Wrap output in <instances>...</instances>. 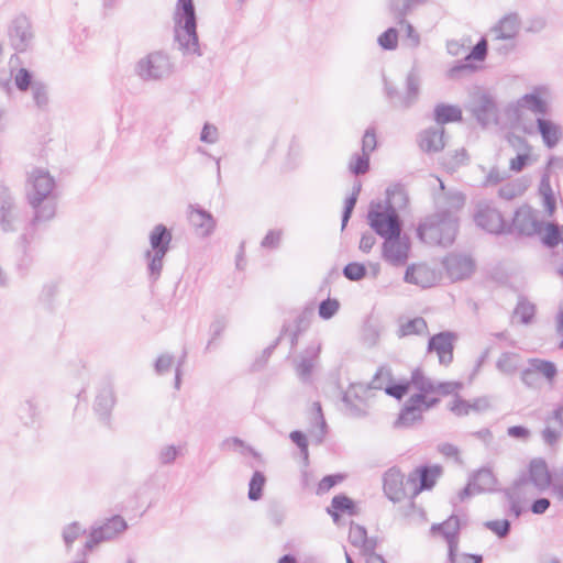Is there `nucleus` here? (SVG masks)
<instances>
[{"mask_svg": "<svg viewBox=\"0 0 563 563\" xmlns=\"http://www.w3.org/2000/svg\"><path fill=\"white\" fill-rule=\"evenodd\" d=\"M534 316V306L530 302L521 300L515 309V317L520 318V321L528 324Z\"/></svg>", "mask_w": 563, "mask_h": 563, "instance_id": "obj_61", "label": "nucleus"}, {"mask_svg": "<svg viewBox=\"0 0 563 563\" xmlns=\"http://www.w3.org/2000/svg\"><path fill=\"white\" fill-rule=\"evenodd\" d=\"M55 178L42 167H34L26 174L25 198L33 210L31 225L52 220L56 214Z\"/></svg>", "mask_w": 563, "mask_h": 563, "instance_id": "obj_1", "label": "nucleus"}, {"mask_svg": "<svg viewBox=\"0 0 563 563\" xmlns=\"http://www.w3.org/2000/svg\"><path fill=\"white\" fill-rule=\"evenodd\" d=\"M529 483L533 484L539 490H544L551 485V475L548 470L547 463L541 460H532L529 467Z\"/></svg>", "mask_w": 563, "mask_h": 563, "instance_id": "obj_25", "label": "nucleus"}, {"mask_svg": "<svg viewBox=\"0 0 563 563\" xmlns=\"http://www.w3.org/2000/svg\"><path fill=\"white\" fill-rule=\"evenodd\" d=\"M519 366V356L515 353L505 352L497 360L496 367L504 375H512Z\"/></svg>", "mask_w": 563, "mask_h": 563, "instance_id": "obj_38", "label": "nucleus"}, {"mask_svg": "<svg viewBox=\"0 0 563 563\" xmlns=\"http://www.w3.org/2000/svg\"><path fill=\"white\" fill-rule=\"evenodd\" d=\"M33 76L26 68H20L14 75V85L20 91H26L32 88Z\"/></svg>", "mask_w": 563, "mask_h": 563, "instance_id": "obj_59", "label": "nucleus"}, {"mask_svg": "<svg viewBox=\"0 0 563 563\" xmlns=\"http://www.w3.org/2000/svg\"><path fill=\"white\" fill-rule=\"evenodd\" d=\"M475 222L478 227L489 233H500L505 224L500 212L489 205L478 206V210L475 214Z\"/></svg>", "mask_w": 563, "mask_h": 563, "instance_id": "obj_19", "label": "nucleus"}, {"mask_svg": "<svg viewBox=\"0 0 563 563\" xmlns=\"http://www.w3.org/2000/svg\"><path fill=\"white\" fill-rule=\"evenodd\" d=\"M329 515L334 521L339 519V512L355 515V505L351 498L345 495H338L332 498L331 508H328Z\"/></svg>", "mask_w": 563, "mask_h": 563, "instance_id": "obj_36", "label": "nucleus"}, {"mask_svg": "<svg viewBox=\"0 0 563 563\" xmlns=\"http://www.w3.org/2000/svg\"><path fill=\"white\" fill-rule=\"evenodd\" d=\"M468 109L481 125L497 123L498 109L492 96L487 93L473 96Z\"/></svg>", "mask_w": 563, "mask_h": 563, "instance_id": "obj_11", "label": "nucleus"}, {"mask_svg": "<svg viewBox=\"0 0 563 563\" xmlns=\"http://www.w3.org/2000/svg\"><path fill=\"white\" fill-rule=\"evenodd\" d=\"M439 401V398L423 400L422 395H411L405 402L395 426L398 428H409L417 422H421L423 412L437 406Z\"/></svg>", "mask_w": 563, "mask_h": 563, "instance_id": "obj_6", "label": "nucleus"}, {"mask_svg": "<svg viewBox=\"0 0 563 563\" xmlns=\"http://www.w3.org/2000/svg\"><path fill=\"white\" fill-rule=\"evenodd\" d=\"M443 265L448 276L454 282L468 278L475 269L474 261L470 256L461 254L448 255Z\"/></svg>", "mask_w": 563, "mask_h": 563, "instance_id": "obj_15", "label": "nucleus"}, {"mask_svg": "<svg viewBox=\"0 0 563 563\" xmlns=\"http://www.w3.org/2000/svg\"><path fill=\"white\" fill-rule=\"evenodd\" d=\"M512 223L515 230L525 235L540 233L543 228V221L539 219L538 212L527 206L516 211Z\"/></svg>", "mask_w": 563, "mask_h": 563, "instance_id": "obj_14", "label": "nucleus"}, {"mask_svg": "<svg viewBox=\"0 0 563 563\" xmlns=\"http://www.w3.org/2000/svg\"><path fill=\"white\" fill-rule=\"evenodd\" d=\"M461 529L460 518L457 516H450L441 523H433L430 528L432 536H441L448 543V552L451 555L454 551H459V533Z\"/></svg>", "mask_w": 563, "mask_h": 563, "instance_id": "obj_13", "label": "nucleus"}, {"mask_svg": "<svg viewBox=\"0 0 563 563\" xmlns=\"http://www.w3.org/2000/svg\"><path fill=\"white\" fill-rule=\"evenodd\" d=\"M367 220L375 233L384 240L401 234L402 223L398 212L391 205L384 208L377 205L376 209L371 208L367 213Z\"/></svg>", "mask_w": 563, "mask_h": 563, "instance_id": "obj_5", "label": "nucleus"}, {"mask_svg": "<svg viewBox=\"0 0 563 563\" xmlns=\"http://www.w3.org/2000/svg\"><path fill=\"white\" fill-rule=\"evenodd\" d=\"M526 486V478H520L511 487L505 490V496L509 504L510 514H512L516 518H519L522 512L520 504L521 495L523 494Z\"/></svg>", "mask_w": 563, "mask_h": 563, "instance_id": "obj_30", "label": "nucleus"}, {"mask_svg": "<svg viewBox=\"0 0 563 563\" xmlns=\"http://www.w3.org/2000/svg\"><path fill=\"white\" fill-rule=\"evenodd\" d=\"M484 526L501 539L509 534L511 528L510 521L507 519L486 521Z\"/></svg>", "mask_w": 563, "mask_h": 563, "instance_id": "obj_56", "label": "nucleus"}, {"mask_svg": "<svg viewBox=\"0 0 563 563\" xmlns=\"http://www.w3.org/2000/svg\"><path fill=\"white\" fill-rule=\"evenodd\" d=\"M419 474V487L415 484L412 486V494L411 496H416L419 492L424 489H430L435 484V479L441 474V467L440 466H422L418 471Z\"/></svg>", "mask_w": 563, "mask_h": 563, "instance_id": "obj_34", "label": "nucleus"}, {"mask_svg": "<svg viewBox=\"0 0 563 563\" xmlns=\"http://www.w3.org/2000/svg\"><path fill=\"white\" fill-rule=\"evenodd\" d=\"M222 448L229 449V450H238L239 449L242 454H244L245 452H250L254 457L261 460L260 453H257L253 448L246 445L243 440H241L240 438H236V437L225 439L222 442Z\"/></svg>", "mask_w": 563, "mask_h": 563, "instance_id": "obj_52", "label": "nucleus"}, {"mask_svg": "<svg viewBox=\"0 0 563 563\" xmlns=\"http://www.w3.org/2000/svg\"><path fill=\"white\" fill-rule=\"evenodd\" d=\"M126 528L128 523L121 516H113L103 525L93 527L84 545V555H86L87 552L91 551L101 542L113 540L123 531H125Z\"/></svg>", "mask_w": 563, "mask_h": 563, "instance_id": "obj_7", "label": "nucleus"}, {"mask_svg": "<svg viewBox=\"0 0 563 563\" xmlns=\"http://www.w3.org/2000/svg\"><path fill=\"white\" fill-rule=\"evenodd\" d=\"M31 91H32L33 101L36 104V107L40 109L45 108L48 103L47 87L40 81H35L32 85Z\"/></svg>", "mask_w": 563, "mask_h": 563, "instance_id": "obj_51", "label": "nucleus"}, {"mask_svg": "<svg viewBox=\"0 0 563 563\" xmlns=\"http://www.w3.org/2000/svg\"><path fill=\"white\" fill-rule=\"evenodd\" d=\"M175 38L184 54L201 56L194 0H178L174 13Z\"/></svg>", "mask_w": 563, "mask_h": 563, "instance_id": "obj_2", "label": "nucleus"}, {"mask_svg": "<svg viewBox=\"0 0 563 563\" xmlns=\"http://www.w3.org/2000/svg\"><path fill=\"white\" fill-rule=\"evenodd\" d=\"M410 250V239L407 235L399 234L384 240L382 245V258L390 266L401 267L407 264Z\"/></svg>", "mask_w": 563, "mask_h": 563, "instance_id": "obj_8", "label": "nucleus"}, {"mask_svg": "<svg viewBox=\"0 0 563 563\" xmlns=\"http://www.w3.org/2000/svg\"><path fill=\"white\" fill-rule=\"evenodd\" d=\"M563 236V227L547 224V232L543 236V243L549 247H554L561 243Z\"/></svg>", "mask_w": 563, "mask_h": 563, "instance_id": "obj_55", "label": "nucleus"}, {"mask_svg": "<svg viewBox=\"0 0 563 563\" xmlns=\"http://www.w3.org/2000/svg\"><path fill=\"white\" fill-rule=\"evenodd\" d=\"M145 255H146V258L148 260L147 269H148L150 277L153 280H156L159 277L161 272L163 269V260H164L166 253H163L162 251H159V253L147 251Z\"/></svg>", "mask_w": 563, "mask_h": 563, "instance_id": "obj_45", "label": "nucleus"}, {"mask_svg": "<svg viewBox=\"0 0 563 563\" xmlns=\"http://www.w3.org/2000/svg\"><path fill=\"white\" fill-rule=\"evenodd\" d=\"M448 556L450 563H482L483 561L482 555L466 553L459 554L457 551H454L453 555L448 552Z\"/></svg>", "mask_w": 563, "mask_h": 563, "instance_id": "obj_64", "label": "nucleus"}, {"mask_svg": "<svg viewBox=\"0 0 563 563\" xmlns=\"http://www.w3.org/2000/svg\"><path fill=\"white\" fill-rule=\"evenodd\" d=\"M537 125L544 144L549 148L554 147L561 139L560 126L553 123L552 121L543 118H539L537 120Z\"/></svg>", "mask_w": 563, "mask_h": 563, "instance_id": "obj_32", "label": "nucleus"}, {"mask_svg": "<svg viewBox=\"0 0 563 563\" xmlns=\"http://www.w3.org/2000/svg\"><path fill=\"white\" fill-rule=\"evenodd\" d=\"M468 162V155L465 148H460L445 155L443 158V166L450 170L455 172L463 165H466Z\"/></svg>", "mask_w": 563, "mask_h": 563, "instance_id": "obj_42", "label": "nucleus"}, {"mask_svg": "<svg viewBox=\"0 0 563 563\" xmlns=\"http://www.w3.org/2000/svg\"><path fill=\"white\" fill-rule=\"evenodd\" d=\"M174 73L169 55L154 51L142 57L135 65V74L144 81H157L168 78Z\"/></svg>", "mask_w": 563, "mask_h": 563, "instance_id": "obj_4", "label": "nucleus"}, {"mask_svg": "<svg viewBox=\"0 0 563 563\" xmlns=\"http://www.w3.org/2000/svg\"><path fill=\"white\" fill-rule=\"evenodd\" d=\"M404 279L406 283L427 288L435 284L437 275L427 265L412 264L407 267Z\"/></svg>", "mask_w": 563, "mask_h": 563, "instance_id": "obj_23", "label": "nucleus"}, {"mask_svg": "<svg viewBox=\"0 0 563 563\" xmlns=\"http://www.w3.org/2000/svg\"><path fill=\"white\" fill-rule=\"evenodd\" d=\"M228 325V320L224 317H217L210 324V339L207 343L206 350L210 351L216 341L220 339Z\"/></svg>", "mask_w": 563, "mask_h": 563, "instance_id": "obj_48", "label": "nucleus"}, {"mask_svg": "<svg viewBox=\"0 0 563 563\" xmlns=\"http://www.w3.org/2000/svg\"><path fill=\"white\" fill-rule=\"evenodd\" d=\"M350 170L355 175H363L368 172L369 169V155L364 154H354L351 157L350 164H349Z\"/></svg>", "mask_w": 563, "mask_h": 563, "instance_id": "obj_49", "label": "nucleus"}, {"mask_svg": "<svg viewBox=\"0 0 563 563\" xmlns=\"http://www.w3.org/2000/svg\"><path fill=\"white\" fill-rule=\"evenodd\" d=\"M22 210L18 207L11 191L0 186V225L5 232L16 231L22 223Z\"/></svg>", "mask_w": 563, "mask_h": 563, "instance_id": "obj_9", "label": "nucleus"}, {"mask_svg": "<svg viewBox=\"0 0 563 563\" xmlns=\"http://www.w3.org/2000/svg\"><path fill=\"white\" fill-rule=\"evenodd\" d=\"M343 275L352 282H357L365 277L366 267L361 263L352 262L345 265Z\"/></svg>", "mask_w": 563, "mask_h": 563, "instance_id": "obj_57", "label": "nucleus"}, {"mask_svg": "<svg viewBox=\"0 0 563 563\" xmlns=\"http://www.w3.org/2000/svg\"><path fill=\"white\" fill-rule=\"evenodd\" d=\"M518 106L531 110L538 114L547 112V104L542 98L536 93H527L518 100Z\"/></svg>", "mask_w": 563, "mask_h": 563, "instance_id": "obj_40", "label": "nucleus"}, {"mask_svg": "<svg viewBox=\"0 0 563 563\" xmlns=\"http://www.w3.org/2000/svg\"><path fill=\"white\" fill-rule=\"evenodd\" d=\"M170 241L172 234L169 230L163 224L155 225L150 234L151 252L159 253V251H162L163 253H167Z\"/></svg>", "mask_w": 563, "mask_h": 563, "instance_id": "obj_33", "label": "nucleus"}, {"mask_svg": "<svg viewBox=\"0 0 563 563\" xmlns=\"http://www.w3.org/2000/svg\"><path fill=\"white\" fill-rule=\"evenodd\" d=\"M179 452V448L175 445H163L157 453V460L162 465H169L176 461Z\"/></svg>", "mask_w": 563, "mask_h": 563, "instance_id": "obj_58", "label": "nucleus"}, {"mask_svg": "<svg viewBox=\"0 0 563 563\" xmlns=\"http://www.w3.org/2000/svg\"><path fill=\"white\" fill-rule=\"evenodd\" d=\"M321 351V345H310L308 346L303 353L299 356V360L296 362V374L300 378L301 382L308 383L311 379L313 367L318 361L319 354Z\"/></svg>", "mask_w": 563, "mask_h": 563, "instance_id": "obj_22", "label": "nucleus"}, {"mask_svg": "<svg viewBox=\"0 0 563 563\" xmlns=\"http://www.w3.org/2000/svg\"><path fill=\"white\" fill-rule=\"evenodd\" d=\"M303 321H305V318L302 316V317H298L296 319V324L294 328L285 324L280 331V334H279L277 341H280L283 338L288 335L291 349L295 347L298 343L299 334L306 329V324H303Z\"/></svg>", "mask_w": 563, "mask_h": 563, "instance_id": "obj_44", "label": "nucleus"}, {"mask_svg": "<svg viewBox=\"0 0 563 563\" xmlns=\"http://www.w3.org/2000/svg\"><path fill=\"white\" fill-rule=\"evenodd\" d=\"M115 398L113 388L110 385H104L100 388L96 401L95 411L102 418L107 419L114 406Z\"/></svg>", "mask_w": 563, "mask_h": 563, "instance_id": "obj_28", "label": "nucleus"}, {"mask_svg": "<svg viewBox=\"0 0 563 563\" xmlns=\"http://www.w3.org/2000/svg\"><path fill=\"white\" fill-rule=\"evenodd\" d=\"M9 37L15 51H26L33 38L31 23L26 16L20 15L13 20L9 31Z\"/></svg>", "mask_w": 563, "mask_h": 563, "instance_id": "obj_16", "label": "nucleus"}, {"mask_svg": "<svg viewBox=\"0 0 563 563\" xmlns=\"http://www.w3.org/2000/svg\"><path fill=\"white\" fill-rule=\"evenodd\" d=\"M265 483L266 478L264 474L260 471H255L249 483V498L251 500L255 501L262 497V492Z\"/></svg>", "mask_w": 563, "mask_h": 563, "instance_id": "obj_47", "label": "nucleus"}, {"mask_svg": "<svg viewBox=\"0 0 563 563\" xmlns=\"http://www.w3.org/2000/svg\"><path fill=\"white\" fill-rule=\"evenodd\" d=\"M434 120L442 126L449 122L462 120V110L457 106L440 103L434 108Z\"/></svg>", "mask_w": 563, "mask_h": 563, "instance_id": "obj_35", "label": "nucleus"}, {"mask_svg": "<svg viewBox=\"0 0 563 563\" xmlns=\"http://www.w3.org/2000/svg\"><path fill=\"white\" fill-rule=\"evenodd\" d=\"M410 389V383L404 382L398 384H388L385 387V393L396 399H401Z\"/></svg>", "mask_w": 563, "mask_h": 563, "instance_id": "obj_63", "label": "nucleus"}, {"mask_svg": "<svg viewBox=\"0 0 563 563\" xmlns=\"http://www.w3.org/2000/svg\"><path fill=\"white\" fill-rule=\"evenodd\" d=\"M379 46L387 51H394L398 46V31L395 27H389L383 32L377 40Z\"/></svg>", "mask_w": 563, "mask_h": 563, "instance_id": "obj_50", "label": "nucleus"}, {"mask_svg": "<svg viewBox=\"0 0 563 563\" xmlns=\"http://www.w3.org/2000/svg\"><path fill=\"white\" fill-rule=\"evenodd\" d=\"M367 390V386L356 383L351 384L347 390L343 394L342 401L351 416L361 417L365 413L363 404Z\"/></svg>", "mask_w": 563, "mask_h": 563, "instance_id": "obj_20", "label": "nucleus"}, {"mask_svg": "<svg viewBox=\"0 0 563 563\" xmlns=\"http://www.w3.org/2000/svg\"><path fill=\"white\" fill-rule=\"evenodd\" d=\"M410 388H415L418 393L415 395H422L423 400H430L432 397L429 395L434 394L435 380L424 376L420 369H415L409 380Z\"/></svg>", "mask_w": 563, "mask_h": 563, "instance_id": "obj_31", "label": "nucleus"}, {"mask_svg": "<svg viewBox=\"0 0 563 563\" xmlns=\"http://www.w3.org/2000/svg\"><path fill=\"white\" fill-rule=\"evenodd\" d=\"M361 188H362L361 183L360 181L355 183L353 185V190H352L351 196L347 197L345 200V206H344V210L342 213V229H344L346 227V224L352 216L353 209L357 201V197L361 192Z\"/></svg>", "mask_w": 563, "mask_h": 563, "instance_id": "obj_46", "label": "nucleus"}, {"mask_svg": "<svg viewBox=\"0 0 563 563\" xmlns=\"http://www.w3.org/2000/svg\"><path fill=\"white\" fill-rule=\"evenodd\" d=\"M415 5L410 0H389V12L395 19L396 23H405L406 15L411 11Z\"/></svg>", "mask_w": 563, "mask_h": 563, "instance_id": "obj_39", "label": "nucleus"}, {"mask_svg": "<svg viewBox=\"0 0 563 563\" xmlns=\"http://www.w3.org/2000/svg\"><path fill=\"white\" fill-rule=\"evenodd\" d=\"M520 29L518 14L510 13L504 16L494 27L490 29L487 37L494 40L515 41Z\"/></svg>", "mask_w": 563, "mask_h": 563, "instance_id": "obj_21", "label": "nucleus"}, {"mask_svg": "<svg viewBox=\"0 0 563 563\" xmlns=\"http://www.w3.org/2000/svg\"><path fill=\"white\" fill-rule=\"evenodd\" d=\"M189 222L195 228L196 232L200 236L210 235L216 227V221L211 213L201 209L191 207L189 212Z\"/></svg>", "mask_w": 563, "mask_h": 563, "instance_id": "obj_24", "label": "nucleus"}, {"mask_svg": "<svg viewBox=\"0 0 563 563\" xmlns=\"http://www.w3.org/2000/svg\"><path fill=\"white\" fill-rule=\"evenodd\" d=\"M528 365L531 366V371L539 377L545 379L549 385H553L556 376H558V367L555 363L543 360V358H529Z\"/></svg>", "mask_w": 563, "mask_h": 563, "instance_id": "obj_29", "label": "nucleus"}, {"mask_svg": "<svg viewBox=\"0 0 563 563\" xmlns=\"http://www.w3.org/2000/svg\"><path fill=\"white\" fill-rule=\"evenodd\" d=\"M495 476L488 468H482L473 475L468 484L460 492V500H464L475 494L493 490Z\"/></svg>", "mask_w": 563, "mask_h": 563, "instance_id": "obj_17", "label": "nucleus"}, {"mask_svg": "<svg viewBox=\"0 0 563 563\" xmlns=\"http://www.w3.org/2000/svg\"><path fill=\"white\" fill-rule=\"evenodd\" d=\"M428 330L427 322L423 318L417 317L406 321L400 325L399 336H407L412 334H424Z\"/></svg>", "mask_w": 563, "mask_h": 563, "instance_id": "obj_41", "label": "nucleus"}, {"mask_svg": "<svg viewBox=\"0 0 563 563\" xmlns=\"http://www.w3.org/2000/svg\"><path fill=\"white\" fill-rule=\"evenodd\" d=\"M419 88L420 78L416 71L411 70L406 78V92L396 104L405 109L411 107L418 100Z\"/></svg>", "mask_w": 563, "mask_h": 563, "instance_id": "obj_27", "label": "nucleus"}, {"mask_svg": "<svg viewBox=\"0 0 563 563\" xmlns=\"http://www.w3.org/2000/svg\"><path fill=\"white\" fill-rule=\"evenodd\" d=\"M454 338L452 332L444 331L431 336L429 340L428 352H435L442 365H448L453 360Z\"/></svg>", "mask_w": 563, "mask_h": 563, "instance_id": "obj_18", "label": "nucleus"}, {"mask_svg": "<svg viewBox=\"0 0 563 563\" xmlns=\"http://www.w3.org/2000/svg\"><path fill=\"white\" fill-rule=\"evenodd\" d=\"M440 186V192L434 195L437 212H452L456 217V212L461 210L465 203V196L455 189L445 190V186L440 178H437Z\"/></svg>", "mask_w": 563, "mask_h": 563, "instance_id": "obj_12", "label": "nucleus"}, {"mask_svg": "<svg viewBox=\"0 0 563 563\" xmlns=\"http://www.w3.org/2000/svg\"><path fill=\"white\" fill-rule=\"evenodd\" d=\"M563 435V427L558 423L550 416L545 419V428L541 432L542 441L549 445L554 446L558 444Z\"/></svg>", "mask_w": 563, "mask_h": 563, "instance_id": "obj_37", "label": "nucleus"}, {"mask_svg": "<svg viewBox=\"0 0 563 563\" xmlns=\"http://www.w3.org/2000/svg\"><path fill=\"white\" fill-rule=\"evenodd\" d=\"M391 383L390 371L386 367H380L373 379L367 385L368 389H384L386 385Z\"/></svg>", "mask_w": 563, "mask_h": 563, "instance_id": "obj_53", "label": "nucleus"}, {"mask_svg": "<svg viewBox=\"0 0 563 563\" xmlns=\"http://www.w3.org/2000/svg\"><path fill=\"white\" fill-rule=\"evenodd\" d=\"M29 243L30 242L27 240L26 234H23L20 238V241L18 244V253H19L18 266L19 267L27 268V267H30V265L32 263V255L27 249Z\"/></svg>", "mask_w": 563, "mask_h": 563, "instance_id": "obj_54", "label": "nucleus"}, {"mask_svg": "<svg viewBox=\"0 0 563 563\" xmlns=\"http://www.w3.org/2000/svg\"><path fill=\"white\" fill-rule=\"evenodd\" d=\"M457 218L452 212H437L419 224L417 233L428 244L449 246L456 236Z\"/></svg>", "mask_w": 563, "mask_h": 563, "instance_id": "obj_3", "label": "nucleus"}, {"mask_svg": "<svg viewBox=\"0 0 563 563\" xmlns=\"http://www.w3.org/2000/svg\"><path fill=\"white\" fill-rule=\"evenodd\" d=\"M313 407L316 409L314 419L318 424V429L312 433L317 443H321L327 432V423L322 415L321 405L319 402H314Z\"/></svg>", "mask_w": 563, "mask_h": 563, "instance_id": "obj_60", "label": "nucleus"}, {"mask_svg": "<svg viewBox=\"0 0 563 563\" xmlns=\"http://www.w3.org/2000/svg\"><path fill=\"white\" fill-rule=\"evenodd\" d=\"M340 305L336 299L328 298L319 305V316L324 319H331L339 310Z\"/></svg>", "mask_w": 563, "mask_h": 563, "instance_id": "obj_62", "label": "nucleus"}, {"mask_svg": "<svg viewBox=\"0 0 563 563\" xmlns=\"http://www.w3.org/2000/svg\"><path fill=\"white\" fill-rule=\"evenodd\" d=\"M86 533V529L81 527V525L77 521L71 522L64 527L62 531L63 541L65 543L66 550L70 551L74 542L82 534Z\"/></svg>", "mask_w": 563, "mask_h": 563, "instance_id": "obj_43", "label": "nucleus"}, {"mask_svg": "<svg viewBox=\"0 0 563 563\" xmlns=\"http://www.w3.org/2000/svg\"><path fill=\"white\" fill-rule=\"evenodd\" d=\"M444 145V129L442 126L430 128L421 134L420 147L427 153L440 152Z\"/></svg>", "mask_w": 563, "mask_h": 563, "instance_id": "obj_26", "label": "nucleus"}, {"mask_svg": "<svg viewBox=\"0 0 563 563\" xmlns=\"http://www.w3.org/2000/svg\"><path fill=\"white\" fill-rule=\"evenodd\" d=\"M384 492L388 499L393 503L404 500L408 493V488H412L417 482V477H408L405 482L404 475L399 470L391 467L384 474Z\"/></svg>", "mask_w": 563, "mask_h": 563, "instance_id": "obj_10", "label": "nucleus"}]
</instances>
